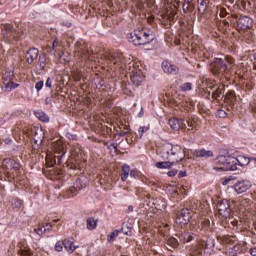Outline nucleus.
Instances as JSON below:
<instances>
[{"mask_svg":"<svg viewBox=\"0 0 256 256\" xmlns=\"http://www.w3.org/2000/svg\"><path fill=\"white\" fill-rule=\"evenodd\" d=\"M234 65L235 59L229 55H226L223 58H214L210 63V71L213 73V75L227 77V75H229V71L233 69Z\"/></svg>","mask_w":256,"mask_h":256,"instance_id":"nucleus-1","label":"nucleus"},{"mask_svg":"<svg viewBox=\"0 0 256 256\" xmlns=\"http://www.w3.org/2000/svg\"><path fill=\"white\" fill-rule=\"evenodd\" d=\"M162 159L171 161L174 165L185 159V149L171 143L165 144L161 150Z\"/></svg>","mask_w":256,"mask_h":256,"instance_id":"nucleus-2","label":"nucleus"},{"mask_svg":"<svg viewBox=\"0 0 256 256\" xmlns=\"http://www.w3.org/2000/svg\"><path fill=\"white\" fill-rule=\"evenodd\" d=\"M127 38L129 43H133L136 47L149 45L154 39L150 31L141 28L135 29Z\"/></svg>","mask_w":256,"mask_h":256,"instance_id":"nucleus-3","label":"nucleus"},{"mask_svg":"<svg viewBox=\"0 0 256 256\" xmlns=\"http://www.w3.org/2000/svg\"><path fill=\"white\" fill-rule=\"evenodd\" d=\"M217 165L220 167H214L215 170L221 169V171H237V158L233 156H218L216 158Z\"/></svg>","mask_w":256,"mask_h":256,"instance_id":"nucleus-4","label":"nucleus"},{"mask_svg":"<svg viewBox=\"0 0 256 256\" xmlns=\"http://www.w3.org/2000/svg\"><path fill=\"white\" fill-rule=\"evenodd\" d=\"M3 79L6 91H13V89H17V87H19V84L13 82V79H15V74H13V72H5Z\"/></svg>","mask_w":256,"mask_h":256,"instance_id":"nucleus-5","label":"nucleus"},{"mask_svg":"<svg viewBox=\"0 0 256 256\" xmlns=\"http://www.w3.org/2000/svg\"><path fill=\"white\" fill-rule=\"evenodd\" d=\"M216 207L219 215L222 217H229L231 215V205H229V200L223 199L218 201Z\"/></svg>","mask_w":256,"mask_h":256,"instance_id":"nucleus-6","label":"nucleus"},{"mask_svg":"<svg viewBox=\"0 0 256 256\" xmlns=\"http://www.w3.org/2000/svg\"><path fill=\"white\" fill-rule=\"evenodd\" d=\"M252 184L249 180H238L234 185L233 189L238 194L241 195L242 193H247L249 189H251Z\"/></svg>","mask_w":256,"mask_h":256,"instance_id":"nucleus-7","label":"nucleus"},{"mask_svg":"<svg viewBox=\"0 0 256 256\" xmlns=\"http://www.w3.org/2000/svg\"><path fill=\"white\" fill-rule=\"evenodd\" d=\"M253 27V19L249 16H241L237 21L238 31H247Z\"/></svg>","mask_w":256,"mask_h":256,"instance_id":"nucleus-8","label":"nucleus"},{"mask_svg":"<svg viewBox=\"0 0 256 256\" xmlns=\"http://www.w3.org/2000/svg\"><path fill=\"white\" fill-rule=\"evenodd\" d=\"M189 221H191V211L187 208L180 210L176 217V223L179 225H187Z\"/></svg>","mask_w":256,"mask_h":256,"instance_id":"nucleus-9","label":"nucleus"},{"mask_svg":"<svg viewBox=\"0 0 256 256\" xmlns=\"http://www.w3.org/2000/svg\"><path fill=\"white\" fill-rule=\"evenodd\" d=\"M2 165L6 171H19L21 169V164L10 158L4 159Z\"/></svg>","mask_w":256,"mask_h":256,"instance_id":"nucleus-10","label":"nucleus"},{"mask_svg":"<svg viewBox=\"0 0 256 256\" xmlns=\"http://www.w3.org/2000/svg\"><path fill=\"white\" fill-rule=\"evenodd\" d=\"M168 125L173 129L174 131H179L180 129H187V124H185V121L182 119L177 118H171L168 121Z\"/></svg>","mask_w":256,"mask_h":256,"instance_id":"nucleus-11","label":"nucleus"},{"mask_svg":"<svg viewBox=\"0 0 256 256\" xmlns=\"http://www.w3.org/2000/svg\"><path fill=\"white\" fill-rule=\"evenodd\" d=\"M162 69L164 73L168 75H177V73H179V67L175 64H171L169 61L162 62Z\"/></svg>","mask_w":256,"mask_h":256,"instance_id":"nucleus-12","label":"nucleus"},{"mask_svg":"<svg viewBox=\"0 0 256 256\" xmlns=\"http://www.w3.org/2000/svg\"><path fill=\"white\" fill-rule=\"evenodd\" d=\"M106 59L109 63L119 65V63H123V54L121 52H112L106 56Z\"/></svg>","mask_w":256,"mask_h":256,"instance_id":"nucleus-13","label":"nucleus"},{"mask_svg":"<svg viewBox=\"0 0 256 256\" xmlns=\"http://www.w3.org/2000/svg\"><path fill=\"white\" fill-rule=\"evenodd\" d=\"M130 79L136 87H139L143 81H145V76L143 75V72L141 70H137L136 72H133V74L130 76Z\"/></svg>","mask_w":256,"mask_h":256,"instance_id":"nucleus-14","label":"nucleus"},{"mask_svg":"<svg viewBox=\"0 0 256 256\" xmlns=\"http://www.w3.org/2000/svg\"><path fill=\"white\" fill-rule=\"evenodd\" d=\"M37 57H39V49L37 48H30L25 54V59L30 65Z\"/></svg>","mask_w":256,"mask_h":256,"instance_id":"nucleus-15","label":"nucleus"},{"mask_svg":"<svg viewBox=\"0 0 256 256\" xmlns=\"http://www.w3.org/2000/svg\"><path fill=\"white\" fill-rule=\"evenodd\" d=\"M74 184H76V189H85V187H88L89 185V178L86 176H80L78 179H76Z\"/></svg>","mask_w":256,"mask_h":256,"instance_id":"nucleus-16","label":"nucleus"},{"mask_svg":"<svg viewBox=\"0 0 256 256\" xmlns=\"http://www.w3.org/2000/svg\"><path fill=\"white\" fill-rule=\"evenodd\" d=\"M225 93V86L220 85L217 89L212 93V99H216V101H221L223 99V95Z\"/></svg>","mask_w":256,"mask_h":256,"instance_id":"nucleus-17","label":"nucleus"},{"mask_svg":"<svg viewBox=\"0 0 256 256\" xmlns=\"http://www.w3.org/2000/svg\"><path fill=\"white\" fill-rule=\"evenodd\" d=\"M252 158H249L247 156L240 155L236 157V164L239 165L240 167H247L251 163Z\"/></svg>","mask_w":256,"mask_h":256,"instance_id":"nucleus-18","label":"nucleus"},{"mask_svg":"<svg viewBox=\"0 0 256 256\" xmlns=\"http://www.w3.org/2000/svg\"><path fill=\"white\" fill-rule=\"evenodd\" d=\"M195 157H202L203 159H209V157H213V151L211 150H196L194 151Z\"/></svg>","mask_w":256,"mask_h":256,"instance_id":"nucleus-19","label":"nucleus"},{"mask_svg":"<svg viewBox=\"0 0 256 256\" xmlns=\"http://www.w3.org/2000/svg\"><path fill=\"white\" fill-rule=\"evenodd\" d=\"M130 173H131V167L127 164H124L122 166V170H121V174H120L121 181H123V182L127 181V179H129Z\"/></svg>","mask_w":256,"mask_h":256,"instance_id":"nucleus-20","label":"nucleus"},{"mask_svg":"<svg viewBox=\"0 0 256 256\" xmlns=\"http://www.w3.org/2000/svg\"><path fill=\"white\" fill-rule=\"evenodd\" d=\"M43 139H45V133H43V130H39L38 132H35L33 141L35 145L39 147L43 143Z\"/></svg>","mask_w":256,"mask_h":256,"instance_id":"nucleus-21","label":"nucleus"},{"mask_svg":"<svg viewBox=\"0 0 256 256\" xmlns=\"http://www.w3.org/2000/svg\"><path fill=\"white\" fill-rule=\"evenodd\" d=\"M66 165L69 169H72L74 171H76V169L81 170V164H79V161L74 158L68 159Z\"/></svg>","mask_w":256,"mask_h":256,"instance_id":"nucleus-22","label":"nucleus"},{"mask_svg":"<svg viewBox=\"0 0 256 256\" xmlns=\"http://www.w3.org/2000/svg\"><path fill=\"white\" fill-rule=\"evenodd\" d=\"M64 249L68 252V253H73L75 251V249H77V246H75V244L73 243V241L69 240V239H65L64 240Z\"/></svg>","mask_w":256,"mask_h":256,"instance_id":"nucleus-23","label":"nucleus"},{"mask_svg":"<svg viewBox=\"0 0 256 256\" xmlns=\"http://www.w3.org/2000/svg\"><path fill=\"white\" fill-rule=\"evenodd\" d=\"M34 115L39 121H42L43 123H49V116L41 110L35 111Z\"/></svg>","mask_w":256,"mask_h":256,"instance_id":"nucleus-24","label":"nucleus"},{"mask_svg":"<svg viewBox=\"0 0 256 256\" xmlns=\"http://www.w3.org/2000/svg\"><path fill=\"white\" fill-rule=\"evenodd\" d=\"M173 165H175V164L171 160H168L166 162H157L155 164L157 169H171V167H173Z\"/></svg>","mask_w":256,"mask_h":256,"instance_id":"nucleus-25","label":"nucleus"},{"mask_svg":"<svg viewBox=\"0 0 256 256\" xmlns=\"http://www.w3.org/2000/svg\"><path fill=\"white\" fill-rule=\"evenodd\" d=\"M86 223H87V229L89 231H93V229H97V220H95V218L93 217L88 218Z\"/></svg>","mask_w":256,"mask_h":256,"instance_id":"nucleus-26","label":"nucleus"},{"mask_svg":"<svg viewBox=\"0 0 256 256\" xmlns=\"http://www.w3.org/2000/svg\"><path fill=\"white\" fill-rule=\"evenodd\" d=\"M180 241L183 243H189L190 241H193V234L190 232H184L180 235Z\"/></svg>","mask_w":256,"mask_h":256,"instance_id":"nucleus-27","label":"nucleus"},{"mask_svg":"<svg viewBox=\"0 0 256 256\" xmlns=\"http://www.w3.org/2000/svg\"><path fill=\"white\" fill-rule=\"evenodd\" d=\"M167 245H169L173 249H177V247H179V241L176 240V238L170 237L167 240Z\"/></svg>","mask_w":256,"mask_h":256,"instance_id":"nucleus-28","label":"nucleus"},{"mask_svg":"<svg viewBox=\"0 0 256 256\" xmlns=\"http://www.w3.org/2000/svg\"><path fill=\"white\" fill-rule=\"evenodd\" d=\"M119 237V230H114L112 231L108 236H107V241L108 243H112V241H115Z\"/></svg>","mask_w":256,"mask_h":256,"instance_id":"nucleus-29","label":"nucleus"},{"mask_svg":"<svg viewBox=\"0 0 256 256\" xmlns=\"http://www.w3.org/2000/svg\"><path fill=\"white\" fill-rule=\"evenodd\" d=\"M198 5L199 13L205 12V9H207V2H205V0H198Z\"/></svg>","mask_w":256,"mask_h":256,"instance_id":"nucleus-30","label":"nucleus"},{"mask_svg":"<svg viewBox=\"0 0 256 256\" xmlns=\"http://www.w3.org/2000/svg\"><path fill=\"white\" fill-rule=\"evenodd\" d=\"M149 131V126H141L139 129H138V135H139V138L141 139L143 137V134L144 133H147Z\"/></svg>","mask_w":256,"mask_h":256,"instance_id":"nucleus-31","label":"nucleus"},{"mask_svg":"<svg viewBox=\"0 0 256 256\" xmlns=\"http://www.w3.org/2000/svg\"><path fill=\"white\" fill-rule=\"evenodd\" d=\"M216 117H219V119H225V117H227V112L223 109H219L216 112Z\"/></svg>","mask_w":256,"mask_h":256,"instance_id":"nucleus-32","label":"nucleus"},{"mask_svg":"<svg viewBox=\"0 0 256 256\" xmlns=\"http://www.w3.org/2000/svg\"><path fill=\"white\" fill-rule=\"evenodd\" d=\"M63 247H65L64 241H58L55 244V250L58 252L63 251Z\"/></svg>","mask_w":256,"mask_h":256,"instance_id":"nucleus-33","label":"nucleus"},{"mask_svg":"<svg viewBox=\"0 0 256 256\" xmlns=\"http://www.w3.org/2000/svg\"><path fill=\"white\" fill-rule=\"evenodd\" d=\"M181 91H191L192 89V84L190 82H186L184 83L181 87H180Z\"/></svg>","mask_w":256,"mask_h":256,"instance_id":"nucleus-34","label":"nucleus"},{"mask_svg":"<svg viewBox=\"0 0 256 256\" xmlns=\"http://www.w3.org/2000/svg\"><path fill=\"white\" fill-rule=\"evenodd\" d=\"M37 235H43V233H47V228L45 226H41L39 228L34 229Z\"/></svg>","mask_w":256,"mask_h":256,"instance_id":"nucleus-35","label":"nucleus"},{"mask_svg":"<svg viewBox=\"0 0 256 256\" xmlns=\"http://www.w3.org/2000/svg\"><path fill=\"white\" fill-rule=\"evenodd\" d=\"M22 205H23V201H21V200H14L12 202L13 209H19V208H21Z\"/></svg>","mask_w":256,"mask_h":256,"instance_id":"nucleus-36","label":"nucleus"},{"mask_svg":"<svg viewBox=\"0 0 256 256\" xmlns=\"http://www.w3.org/2000/svg\"><path fill=\"white\" fill-rule=\"evenodd\" d=\"M187 126H188V131H193L195 129V121L188 119L186 120Z\"/></svg>","mask_w":256,"mask_h":256,"instance_id":"nucleus-37","label":"nucleus"},{"mask_svg":"<svg viewBox=\"0 0 256 256\" xmlns=\"http://www.w3.org/2000/svg\"><path fill=\"white\" fill-rule=\"evenodd\" d=\"M235 251H236L235 247L229 248V250L227 252V256H241V253H237Z\"/></svg>","mask_w":256,"mask_h":256,"instance_id":"nucleus-38","label":"nucleus"},{"mask_svg":"<svg viewBox=\"0 0 256 256\" xmlns=\"http://www.w3.org/2000/svg\"><path fill=\"white\" fill-rule=\"evenodd\" d=\"M70 193L72 195H77V193H79V191H81V189L77 188V184L74 183V186H72L70 189H69Z\"/></svg>","mask_w":256,"mask_h":256,"instance_id":"nucleus-39","label":"nucleus"},{"mask_svg":"<svg viewBox=\"0 0 256 256\" xmlns=\"http://www.w3.org/2000/svg\"><path fill=\"white\" fill-rule=\"evenodd\" d=\"M20 255H22V256H31V255H33V252L29 249H21L20 250Z\"/></svg>","mask_w":256,"mask_h":256,"instance_id":"nucleus-40","label":"nucleus"},{"mask_svg":"<svg viewBox=\"0 0 256 256\" xmlns=\"http://www.w3.org/2000/svg\"><path fill=\"white\" fill-rule=\"evenodd\" d=\"M226 99H229L231 103L235 99V91H228L226 93Z\"/></svg>","mask_w":256,"mask_h":256,"instance_id":"nucleus-41","label":"nucleus"},{"mask_svg":"<svg viewBox=\"0 0 256 256\" xmlns=\"http://www.w3.org/2000/svg\"><path fill=\"white\" fill-rule=\"evenodd\" d=\"M59 47V41L57 39H55L52 43V50H50V55H55V48Z\"/></svg>","mask_w":256,"mask_h":256,"instance_id":"nucleus-42","label":"nucleus"},{"mask_svg":"<svg viewBox=\"0 0 256 256\" xmlns=\"http://www.w3.org/2000/svg\"><path fill=\"white\" fill-rule=\"evenodd\" d=\"M130 177L137 179L139 177V171H137L136 169L130 170Z\"/></svg>","mask_w":256,"mask_h":256,"instance_id":"nucleus-43","label":"nucleus"},{"mask_svg":"<svg viewBox=\"0 0 256 256\" xmlns=\"http://www.w3.org/2000/svg\"><path fill=\"white\" fill-rule=\"evenodd\" d=\"M43 85H44L43 81H39L38 83H36L35 85L36 91H41V89H43Z\"/></svg>","mask_w":256,"mask_h":256,"instance_id":"nucleus-44","label":"nucleus"},{"mask_svg":"<svg viewBox=\"0 0 256 256\" xmlns=\"http://www.w3.org/2000/svg\"><path fill=\"white\" fill-rule=\"evenodd\" d=\"M64 155H65V152H63V154L60 156H55V163H57L58 165H61V159H63Z\"/></svg>","mask_w":256,"mask_h":256,"instance_id":"nucleus-45","label":"nucleus"},{"mask_svg":"<svg viewBox=\"0 0 256 256\" xmlns=\"http://www.w3.org/2000/svg\"><path fill=\"white\" fill-rule=\"evenodd\" d=\"M213 239H208L205 243L206 249H209V247H213Z\"/></svg>","mask_w":256,"mask_h":256,"instance_id":"nucleus-46","label":"nucleus"},{"mask_svg":"<svg viewBox=\"0 0 256 256\" xmlns=\"http://www.w3.org/2000/svg\"><path fill=\"white\" fill-rule=\"evenodd\" d=\"M168 177H175L177 175V169H173L167 173Z\"/></svg>","mask_w":256,"mask_h":256,"instance_id":"nucleus-47","label":"nucleus"},{"mask_svg":"<svg viewBox=\"0 0 256 256\" xmlns=\"http://www.w3.org/2000/svg\"><path fill=\"white\" fill-rule=\"evenodd\" d=\"M39 66H40V69H45V59H43L42 61L39 60Z\"/></svg>","mask_w":256,"mask_h":256,"instance_id":"nucleus-48","label":"nucleus"},{"mask_svg":"<svg viewBox=\"0 0 256 256\" xmlns=\"http://www.w3.org/2000/svg\"><path fill=\"white\" fill-rule=\"evenodd\" d=\"M51 85H52L51 78H48L46 80L45 86L48 87L49 89H51Z\"/></svg>","mask_w":256,"mask_h":256,"instance_id":"nucleus-49","label":"nucleus"},{"mask_svg":"<svg viewBox=\"0 0 256 256\" xmlns=\"http://www.w3.org/2000/svg\"><path fill=\"white\" fill-rule=\"evenodd\" d=\"M220 17H227V10L221 9L220 10Z\"/></svg>","mask_w":256,"mask_h":256,"instance_id":"nucleus-50","label":"nucleus"},{"mask_svg":"<svg viewBox=\"0 0 256 256\" xmlns=\"http://www.w3.org/2000/svg\"><path fill=\"white\" fill-rule=\"evenodd\" d=\"M61 25L63 26V27H72V25L73 24H71V22H61Z\"/></svg>","mask_w":256,"mask_h":256,"instance_id":"nucleus-51","label":"nucleus"},{"mask_svg":"<svg viewBox=\"0 0 256 256\" xmlns=\"http://www.w3.org/2000/svg\"><path fill=\"white\" fill-rule=\"evenodd\" d=\"M46 231H51V229H53V225H51V223H47L45 226Z\"/></svg>","mask_w":256,"mask_h":256,"instance_id":"nucleus-52","label":"nucleus"},{"mask_svg":"<svg viewBox=\"0 0 256 256\" xmlns=\"http://www.w3.org/2000/svg\"><path fill=\"white\" fill-rule=\"evenodd\" d=\"M178 177L182 178V177H187V172L185 171H180L178 174Z\"/></svg>","mask_w":256,"mask_h":256,"instance_id":"nucleus-53","label":"nucleus"},{"mask_svg":"<svg viewBox=\"0 0 256 256\" xmlns=\"http://www.w3.org/2000/svg\"><path fill=\"white\" fill-rule=\"evenodd\" d=\"M232 181L231 178H226L223 182L222 185H229V182Z\"/></svg>","mask_w":256,"mask_h":256,"instance_id":"nucleus-54","label":"nucleus"},{"mask_svg":"<svg viewBox=\"0 0 256 256\" xmlns=\"http://www.w3.org/2000/svg\"><path fill=\"white\" fill-rule=\"evenodd\" d=\"M250 255L256 256V247L250 249Z\"/></svg>","mask_w":256,"mask_h":256,"instance_id":"nucleus-55","label":"nucleus"},{"mask_svg":"<svg viewBox=\"0 0 256 256\" xmlns=\"http://www.w3.org/2000/svg\"><path fill=\"white\" fill-rule=\"evenodd\" d=\"M82 54L84 55V57L89 59V51H82Z\"/></svg>","mask_w":256,"mask_h":256,"instance_id":"nucleus-56","label":"nucleus"},{"mask_svg":"<svg viewBox=\"0 0 256 256\" xmlns=\"http://www.w3.org/2000/svg\"><path fill=\"white\" fill-rule=\"evenodd\" d=\"M51 98H49V97H47L46 99H45V103H46V105H51Z\"/></svg>","mask_w":256,"mask_h":256,"instance_id":"nucleus-57","label":"nucleus"},{"mask_svg":"<svg viewBox=\"0 0 256 256\" xmlns=\"http://www.w3.org/2000/svg\"><path fill=\"white\" fill-rule=\"evenodd\" d=\"M110 147H112L113 149L117 150V143H112V144L110 145Z\"/></svg>","mask_w":256,"mask_h":256,"instance_id":"nucleus-58","label":"nucleus"},{"mask_svg":"<svg viewBox=\"0 0 256 256\" xmlns=\"http://www.w3.org/2000/svg\"><path fill=\"white\" fill-rule=\"evenodd\" d=\"M5 143H6L7 145H9V143H11V139H10V138H6Z\"/></svg>","mask_w":256,"mask_h":256,"instance_id":"nucleus-59","label":"nucleus"},{"mask_svg":"<svg viewBox=\"0 0 256 256\" xmlns=\"http://www.w3.org/2000/svg\"><path fill=\"white\" fill-rule=\"evenodd\" d=\"M128 211H133V206H129Z\"/></svg>","mask_w":256,"mask_h":256,"instance_id":"nucleus-60","label":"nucleus"},{"mask_svg":"<svg viewBox=\"0 0 256 256\" xmlns=\"http://www.w3.org/2000/svg\"><path fill=\"white\" fill-rule=\"evenodd\" d=\"M241 5H242V7H245L246 2H245V1H242V2H241Z\"/></svg>","mask_w":256,"mask_h":256,"instance_id":"nucleus-61","label":"nucleus"},{"mask_svg":"<svg viewBox=\"0 0 256 256\" xmlns=\"http://www.w3.org/2000/svg\"><path fill=\"white\" fill-rule=\"evenodd\" d=\"M254 61L256 62V52L253 54Z\"/></svg>","mask_w":256,"mask_h":256,"instance_id":"nucleus-62","label":"nucleus"},{"mask_svg":"<svg viewBox=\"0 0 256 256\" xmlns=\"http://www.w3.org/2000/svg\"><path fill=\"white\" fill-rule=\"evenodd\" d=\"M252 161H255V162H256V157H253V158H252Z\"/></svg>","mask_w":256,"mask_h":256,"instance_id":"nucleus-63","label":"nucleus"},{"mask_svg":"<svg viewBox=\"0 0 256 256\" xmlns=\"http://www.w3.org/2000/svg\"><path fill=\"white\" fill-rule=\"evenodd\" d=\"M254 69H255V71H256V62H254Z\"/></svg>","mask_w":256,"mask_h":256,"instance_id":"nucleus-64","label":"nucleus"}]
</instances>
